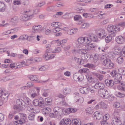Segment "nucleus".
<instances>
[{
	"instance_id": "nucleus-26",
	"label": "nucleus",
	"mask_w": 125,
	"mask_h": 125,
	"mask_svg": "<svg viewBox=\"0 0 125 125\" xmlns=\"http://www.w3.org/2000/svg\"><path fill=\"white\" fill-rule=\"evenodd\" d=\"M29 78L30 80L32 81H37L38 80L37 76L36 75H30L29 76Z\"/></svg>"
},
{
	"instance_id": "nucleus-62",
	"label": "nucleus",
	"mask_w": 125,
	"mask_h": 125,
	"mask_svg": "<svg viewBox=\"0 0 125 125\" xmlns=\"http://www.w3.org/2000/svg\"><path fill=\"white\" fill-rule=\"evenodd\" d=\"M81 16L80 15H76L74 17V19L75 20H78L80 19Z\"/></svg>"
},
{
	"instance_id": "nucleus-41",
	"label": "nucleus",
	"mask_w": 125,
	"mask_h": 125,
	"mask_svg": "<svg viewBox=\"0 0 125 125\" xmlns=\"http://www.w3.org/2000/svg\"><path fill=\"white\" fill-rule=\"evenodd\" d=\"M64 122L66 125H70L72 123V121L69 119H66Z\"/></svg>"
},
{
	"instance_id": "nucleus-48",
	"label": "nucleus",
	"mask_w": 125,
	"mask_h": 125,
	"mask_svg": "<svg viewBox=\"0 0 125 125\" xmlns=\"http://www.w3.org/2000/svg\"><path fill=\"white\" fill-rule=\"evenodd\" d=\"M41 100L42 101H40L39 102V104L38 106L41 107H43V106H44V101H43L42 99L41 98Z\"/></svg>"
},
{
	"instance_id": "nucleus-9",
	"label": "nucleus",
	"mask_w": 125,
	"mask_h": 125,
	"mask_svg": "<svg viewBox=\"0 0 125 125\" xmlns=\"http://www.w3.org/2000/svg\"><path fill=\"white\" fill-rule=\"evenodd\" d=\"M115 41L119 44L123 43L124 42V39L121 36L117 37L115 38Z\"/></svg>"
},
{
	"instance_id": "nucleus-61",
	"label": "nucleus",
	"mask_w": 125,
	"mask_h": 125,
	"mask_svg": "<svg viewBox=\"0 0 125 125\" xmlns=\"http://www.w3.org/2000/svg\"><path fill=\"white\" fill-rule=\"evenodd\" d=\"M121 53L122 56H125V46L123 47Z\"/></svg>"
},
{
	"instance_id": "nucleus-35",
	"label": "nucleus",
	"mask_w": 125,
	"mask_h": 125,
	"mask_svg": "<svg viewBox=\"0 0 125 125\" xmlns=\"http://www.w3.org/2000/svg\"><path fill=\"white\" fill-rule=\"evenodd\" d=\"M115 79L121 81L122 79V75L120 74L117 73L115 75Z\"/></svg>"
},
{
	"instance_id": "nucleus-19",
	"label": "nucleus",
	"mask_w": 125,
	"mask_h": 125,
	"mask_svg": "<svg viewBox=\"0 0 125 125\" xmlns=\"http://www.w3.org/2000/svg\"><path fill=\"white\" fill-rule=\"evenodd\" d=\"M85 47L87 50H89L92 49L93 48H95V46L92 43H88L85 45Z\"/></svg>"
},
{
	"instance_id": "nucleus-54",
	"label": "nucleus",
	"mask_w": 125,
	"mask_h": 125,
	"mask_svg": "<svg viewBox=\"0 0 125 125\" xmlns=\"http://www.w3.org/2000/svg\"><path fill=\"white\" fill-rule=\"evenodd\" d=\"M53 49L51 48H50L47 49L46 50V53H53Z\"/></svg>"
},
{
	"instance_id": "nucleus-55",
	"label": "nucleus",
	"mask_w": 125,
	"mask_h": 125,
	"mask_svg": "<svg viewBox=\"0 0 125 125\" xmlns=\"http://www.w3.org/2000/svg\"><path fill=\"white\" fill-rule=\"evenodd\" d=\"M79 52L80 53L83 54H86L87 53L86 50L84 49H80L79 50Z\"/></svg>"
},
{
	"instance_id": "nucleus-30",
	"label": "nucleus",
	"mask_w": 125,
	"mask_h": 125,
	"mask_svg": "<svg viewBox=\"0 0 125 125\" xmlns=\"http://www.w3.org/2000/svg\"><path fill=\"white\" fill-rule=\"evenodd\" d=\"M124 61V59L122 56H119L118 57L117 59V62L120 64L122 63Z\"/></svg>"
},
{
	"instance_id": "nucleus-24",
	"label": "nucleus",
	"mask_w": 125,
	"mask_h": 125,
	"mask_svg": "<svg viewBox=\"0 0 125 125\" xmlns=\"http://www.w3.org/2000/svg\"><path fill=\"white\" fill-rule=\"evenodd\" d=\"M31 35H32L27 37V40L30 41H31L35 39L37 36V35H35L34 34H33V35H32L31 34Z\"/></svg>"
},
{
	"instance_id": "nucleus-44",
	"label": "nucleus",
	"mask_w": 125,
	"mask_h": 125,
	"mask_svg": "<svg viewBox=\"0 0 125 125\" xmlns=\"http://www.w3.org/2000/svg\"><path fill=\"white\" fill-rule=\"evenodd\" d=\"M39 100L38 99H36L34 100L33 101V104L35 106H38L39 104Z\"/></svg>"
},
{
	"instance_id": "nucleus-45",
	"label": "nucleus",
	"mask_w": 125,
	"mask_h": 125,
	"mask_svg": "<svg viewBox=\"0 0 125 125\" xmlns=\"http://www.w3.org/2000/svg\"><path fill=\"white\" fill-rule=\"evenodd\" d=\"M45 101L47 103L48 105H49L52 104V100L50 98H45Z\"/></svg>"
},
{
	"instance_id": "nucleus-43",
	"label": "nucleus",
	"mask_w": 125,
	"mask_h": 125,
	"mask_svg": "<svg viewBox=\"0 0 125 125\" xmlns=\"http://www.w3.org/2000/svg\"><path fill=\"white\" fill-rule=\"evenodd\" d=\"M61 109L59 107H56L53 109L54 112L59 113Z\"/></svg>"
},
{
	"instance_id": "nucleus-6",
	"label": "nucleus",
	"mask_w": 125,
	"mask_h": 125,
	"mask_svg": "<svg viewBox=\"0 0 125 125\" xmlns=\"http://www.w3.org/2000/svg\"><path fill=\"white\" fill-rule=\"evenodd\" d=\"M73 77L74 80L76 81H81L83 79V75L79 73L74 74Z\"/></svg>"
},
{
	"instance_id": "nucleus-39",
	"label": "nucleus",
	"mask_w": 125,
	"mask_h": 125,
	"mask_svg": "<svg viewBox=\"0 0 125 125\" xmlns=\"http://www.w3.org/2000/svg\"><path fill=\"white\" fill-rule=\"evenodd\" d=\"M109 36H111L112 38L115 37L116 36V32L114 31L109 33Z\"/></svg>"
},
{
	"instance_id": "nucleus-52",
	"label": "nucleus",
	"mask_w": 125,
	"mask_h": 125,
	"mask_svg": "<svg viewBox=\"0 0 125 125\" xmlns=\"http://www.w3.org/2000/svg\"><path fill=\"white\" fill-rule=\"evenodd\" d=\"M116 95L117 97H123L125 96V95L124 94L120 92H119L118 94H117Z\"/></svg>"
},
{
	"instance_id": "nucleus-64",
	"label": "nucleus",
	"mask_w": 125,
	"mask_h": 125,
	"mask_svg": "<svg viewBox=\"0 0 125 125\" xmlns=\"http://www.w3.org/2000/svg\"><path fill=\"white\" fill-rule=\"evenodd\" d=\"M114 28H115L114 31H116H116H119L120 30V29L119 27L118 26H114Z\"/></svg>"
},
{
	"instance_id": "nucleus-17",
	"label": "nucleus",
	"mask_w": 125,
	"mask_h": 125,
	"mask_svg": "<svg viewBox=\"0 0 125 125\" xmlns=\"http://www.w3.org/2000/svg\"><path fill=\"white\" fill-rule=\"evenodd\" d=\"M86 39V37H80L78 39L77 41L80 45L83 44Z\"/></svg>"
},
{
	"instance_id": "nucleus-10",
	"label": "nucleus",
	"mask_w": 125,
	"mask_h": 125,
	"mask_svg": "<svg viewBox=\"0 0 125 125\" xmlns=\"http://www.w3.org/2000/svg\"><path fill=\"white\" fill-rule=\"evenodd\" d=\"M43 57L46 60H48L50 59H52L54 57L53 54L49 55L48 53H45L43 55Z\"/></svg>"
},
{
	"instance_id": "nucleus-11",
	"label": "nucleus",
	"mask_w": 125,
	"mask_h": 125,
	"mask_svg": "<svg viewBox=\"0 0 125 125\" xmlns=\"http://www.w3.org/2000/svg\"><path fill=\"white\" fill-rule=\"evenodd\" d=\"M104 86V84L101 83H98L95 84L94 87L96 89L100 90L103 88Z\"/></svg>"
},
{
	"instance_id": "nucleus-1",
	"label": "nucleus",
	"mask_w": 125,
	"mask_h": 125,
	"mask_svg": "<svg viewBox=\"0 0 125 125\" xmlns=\"http://www.w3.org/2000/svg\"><path fill=\"white\" fill-rule=\"evenodd\" d=\"M19 115L20 116V118L19 120L14 122V125H21L24 124L26 121L27 116L26 114L20 113Z\"/></svg>"
},
{
	"instance_id": "nucleus-51",
	"label": "nucleus",
	"mask_w": 125,
	"mask_h": 125,
	"mask_svg": "<svg viewBox=\"0 0 125 125\" xmlns=\"http://www.w3.org/2000/svg\"><path fill=\"white\" fill-rule=\"evenodd\" d=\"M17 17H14L11 19L10 21L13 23H15L17 21Z\"/></svg>"
},
{
	"instance_id": "nucleus-50",
	"label": "nucleus",
	"mask_w": 125,
	"mask_h": 125,
	"mask_svg": "<svg viewBox=\"0 0 125 125\" xmlns=\"http://www.w3.org/2000/svg\"><path fill=\"white\" fill-rule=\"evenodd\" d=\"M84 66L89 68H91L95 67L94 65L90 63H87Z\"/></svg>"
},
{
	"instance_id": "nucleus-33",
	"label": "nucleus",
	"mask_w": 125,
	"mask_h": 125,
	"mask_svg": "<svg viewBox=\"0 0 125 125\" xmlns=\"http://www.w3.org/2000/svg\"><path fill=\"white\" fill-rule=\"evenodd\" d=\"M77 30V29H71L69 31H68V34L70 35H72L73 34H75L76 33Z\"/></svg>"
},
{
	"instance_id": "nucleus-38",
	"label": "nucleus",
	"mask_w": 125,
	"mask_h": 125,
	"mask_svg": "<svg viewBox=\"0 0 125 125\" xmlns=\"http://www.w3.org/2000/svg\"><path fill=\"white\" fill-rule=\"evenodd\" d=\"M95 76L100 81H101L103 79L104 76L103 75L98 73H95Z\"/></svg>"
},
{
	"instance_id": "nucleus-25",
	"label": "nucleus",
	"mask_w": 125,
	"mask_h": 125,
	"mask_svg": "<svg viewBox=\"0 0 125 125\" xmlns=\"http://www.w3.org/2000/svg\"><path fill=\"white\" fill-rule=\"evenodd\" d=\"M86 112L88 115H91L93 113V109L90 107L87 108L86 109Z\"/></svg>"
},
{
	"instance_id": "nucleus-4",
	"label": "nucleus",
	"mask_w": 125,
	"mask_h": 125,
	"mask_svg": "<svg viewBox=\"0 0 125 125\" xmlns=\"http://www.w3.org/2000/svg\"><path fill=\"white\" fill-rule=\"evenodd\" d=\"M9 95V94L3 90L1 89L0 91V97H1V99L3 102H6Z\"/></svg>"
},
{
	"instance_id": "nucleus-5",
	"label": "nucleus",
	"mask_w": 125,
	"mask_h": 125,
	"mask_svg": "<svg viewBox=\"0 0 125 125\" xmlns=\"http://www.w3.org/2000/svg\"><path fill=\"white\" fill-rule=\"evenodd\" d=\"M99 95L101 97L107 98L108 96V92L107 90L104 88L99 90L98 92Z\"/></svg>"
},
{
	"instance_id": "nucleus-7",
	"label": "nucleus",
	"mask_w": 125,
	"mask_h": 125,
	"mask_svg": "<svg viewBox=\"0 0 125 125\" xmlns=\"http://www.w3.org/2000/svg\"><path fill=\"white\" fill-rule=\"evenodd\" d=\"M112 121L113 123L115 125H122V124L120 121L119 117L112 118Z\"/></svg>"
},
{
	"instance_id": "nucleus-22",
	"label": "nucleus",
	"mask_w": 125,
	"mask_h": 125,
	"mask_svg": "<svg viewBox=\"0 0 125 125\" xmlns=\"http://www.w3.org/2000/svg\"><path fill=\"white\" fill-rule=\"evenodd\" d=\"M94 34L92 33H89L88 34V37H86L87 41L90 42L92 41L93 37L94 36Z\"/></svg>"
},
{
	"instance_id": "nucleus-57",
	"label": "nucleus",
	"mask_w": 125,
	"mask_h": 125,
	"mask_svg": "<svg viewBox=\"0 0 125 125\" xmlns=\"http://www.w3.org/2000/svg\"><path fill=\"white\" fill-rule=\"evenodd\" d=\"M14 115V113L13 112H10V113L8 117L10 119H11L13 116Z\"/></svg>"
},
{
	"instance_id": "nucleus-31",
	"label": "nucleus",
	"mask_w": 125,
	"mask_h": 125,
	"mask_svg": "<svg viewBox=\"0 0 125 125\" xmlns=\"http://www.w3.org/2000/svg\"><path fill=\"white\" fill-rule=\"evenodd\" d=\"M79 73H87L89 72V70L86 68L80 70L79 71Z\"/></svg>"
},
{
	"instance_id": "nucleus-18",
	"label": "nucleus",
	"mask_w": 125,
	"mask_h": 125,
	"mask_svg": "<svg viewBox=\"0 0 125 125\" xmlns=\"http://www.w3.org/2000/svg\"><path fill=\"white\" fill-rule=\"evenodd\" d=\"M17 104L20 106L24 107L23 106L24 104V101L21 99H19L17 100Z\"/></svg>"
},
{
	"instance_id": "nucleus-56",
	"label": "nucleus",
	"mask_w": 125,
	"mask_h": 125,
	"mask_svg": "<svg viewBox=\"0 0 125 125\" xmlns=\"http://www.w3.org/2000/svg\"><path fill=\"white\" fill-rule=\"evenodd\" d=\"M89 26V24L85 23L82 24L81 26V27L82 28H85Z\"/></svg>"
},
{
	"instance_id": "nucleus-42",
	"label": "nucleus",
	"mask_w": 125,
	"mask_h": 125,
	"mask_svg": "<svg viewBox=\"0 0 125 125\" xmlns=\"http://www.w3.org/2000/svg\"><path fill=\"white\" fill-rule=\"evenodd\" d=\"M60 24V23L58 22H53L51 24V25L55 28H56L59 27Z\"/></svg>"
},
{
	"instance_id": "nucleus-49",
	"label": "nucleus",
	"mask_w": 125,
	"mask_h": 125,
	"mask_svg": "<svg viewBox=\"0 0 125 125\" xmlns=\"http://www.w3.org/2000/svg\"><path fill=\"white\" fill-rule=\"evenodd\" d=\"M88 89V90H90V91L91 93H94V88L92 85L89 86L87 88Z\"/></svg>"
},
{
	"instance_id": "nucleus-63",
	"label": "nucleus",
	"mask_w": 125,
	"mask_h": 125,
	"mask_svg": "<svg viewBox=\"0 0 125 125\" xmlns=\"http://www.w3.org/2000/svg\"><path fill=\"white\" fill-rule=\"evenodd\" d=\"M46 68L45 67V66H42L38 70L39 71H44L46 70Z\"/></svg>"
},
{
	"instance_id": "nucleus-53",
	"label": "nucleus",
	"mask_w": 125,
	"mask_h": 125,
	"mask_svg": "<svg viewBox=\"0 0 125 125\" xmlns=\"http://www.w3.org/2000/svg\"><path fill=\"white\" fill-rule=\"evenodd\" d=\"M53 53H58L60 52L61 51V50L60 47L56 48L55 50H53Z\"/></svg>"
},
{
	"instance_id": "nucleus-8",
	"label": "nucleus",
	"mask_w": 125,
	"mask_h": 125,
	"mask_svg": "<svg viewBox=\"0 0 125 125\" xmlns=\"http://www.w3.org/2000/svg\"><path fill=\"white\" fill-rule=\"evenodd\" d=\"M93 116L94 119L95 120L97 119L100 120L102 117V115L98 112H94L93 115Z\"/></svg>"
},
{
	"instance_id": "nucleus-36",
	"label": "nucleus",
	"mask_w": 125,
	"mask_h": 125,
	"mask_svg": "<svg viewBox=\"0 0 125 125\" xmlns=\"http://www.w3.org/2000/svg\"><path fill=\"white\" fill-rule=\"evenodd\" d=\"M99 105L100 106V107L103 108H106L107 107V105L103 102H100Z\"/></svg>"
},
{
	"instance_id": "nucleus-32",
	"label": "nucleus",
	"mask_w": 125,
	"mask_h": 125,
	"mask_svg": "<svg viewBox=\"0 0 125 125\" xmlns=\"http://www.w3.org/2000/svg\"><path fill=\"white\" fill-rule=\"evenodd\" d=\"M119 110L117 109L115 110V112L113 114V116L112 118H117V117H119L118 111Z\"/></svg>"
},
{
	"instance_id": "nucleus-60",
	"label": "nucleus",
	"mask_w": 125,
	"mask_h": 125,
	"mask_svg": "<svg viewBox=\"0 0 125 125\" xmlns=\"http://www.w3.org/2000/svg\"><path fill=\"white\" fill-rule=\"evenodd\" d=\"M46 10L49 11H54V8L53 7L51 6L47 8Z\"/></svg>"
},
{
	"instance_id": "nucleus-46",
	"label": "nucleus",
	"mask_w": 125,
	"mask_h": 125,
	"mask_svg": "<svg viewBox=\"0 0 125 125\" xmlns=\"http://www.w3.org/2000/svg\"><path fill=\"white\" fill-rule=\"evenodd\" d=\"M112 38L109 36L106 37L105 38V41L106 43L109 42L111 41Z\"/></svg>"
},
{
	"instance_id": "nucleus-47",
	"label": "nucleus",
	"mask_w": 125,
	"mask_h": 125,
	"mask_svg": "<svg viewBox=\"0 0 125 125\" xmlns=\"http://www.w3.org/2000/svg\"><path fill=\"white\" fill-rule=\"evenodd\" d=\"M99 59V58L97 55L95 54L94 58L93 61L94 63L96 62Z\"/></svg>"
},
{
	"instance_id": "nucleus-21",
	"label": "nucleus",
	"mask_w": 125,
	"mask_h": 125,
	"mask_svg": "<svg viewBox=\"0 0 125 125\" xmlns=\"http://www.w3.org/2000/svg\"><path fill=\"white\" fill-rule=\"evenodd\" d=\"M80 92L82 93L87 94L88 93V89L86 87L81 88L80 89Z\"/></svg>"
},
{
	"instance_id": "nucleus-12",
	"label": "nucleus",
	"mask_w": 125,
	"mask_h": 125,
	"mask_svg": "<svg viewBox=\"0 0 125 125\" xmlns=\"http://www.w3.org/2000/svg\"><path fill=\"white\" fill-rule=\"evenodd\" d=\"M105 83L106 85L109 87H112L114 85L113 81L111 80H106L105 81Z\"/></svg>"
},
{
	"instance_id": "nucleus-14",
	"label": "nucleus",
	"mask_w": 125,
	"mask_h": 125,
	"mask_svg": "<svg viewBox=\"0 0 125 125\" xmlns=\"http://www.w3.org/2000/svg\"><path fill=\"white\" fill-rule=\"evenodd\" d=\"M30 16L29 15L23 14L21 16L20 19L22 21H26L28 20Z\"/></svg>"
},
{
	"instance_id": "nucleus-23",
	"label": "nucleus",
	"mask_w": 125,
	"mask_h": 125,
	"mask_svg": "<svg viewBox=\"0 0 125 125\" xmlns=\"http://www.w3.org/2000/svg\"><path fill=\"white\" fill-rule=\"evenodd\" d=\"M31 101L30 99H28L26 100L25 101H24V104L23 105L24 106L23 108L26 107L30 105H31Z\"/></svg>"
},
{
	"instance_id": "nucleus-59",
	"label": "nucleus",
	"mask_w": 125,
	"mask_h": 125,
	"mask_svg": "<svg viewBox=\"0 0 125 125\" xmlns=\"http://www.w3.org/2000/svg\"><path fill=\"white\" fill-rule=\"evenodd\" d=\"M27 110L29 111H31V110H34V109L32 105H30L28 106Z\"/></svg>"
},
{
	"instance_id": "nucleus-28",
	"label": "nucleus",
	"mask_w": 125,
	"mask_h": 125,
	"mask_svg": "<svg viewBox=\"0 0 125 125\" xmlns=\"http://www.w3.org/2000/svg\"><path fill=\"white\" fill-rule=\"evenodd\" d=\"M83 100H84L83 98L81 97L76 101V103L78 104H80L83 103Z\"/></svg>"
},
{
	"instance_id": "nucleus-29",
	"label": "nucleus",
	"mask_w": 125,
	"mask_h": 125,
	"mask_svg": "<svg viewBox=\"0 0 125 125\" xmlns=\"http://www.w3.org/2000/svg\"><path fill=\"white\" fill-rule=\"evenodd\" d=\"M5 6L3 3L0 2V11H4L5 10Z\"/></svg>"
},
{
	"instance_id": "nucleus-27",
	"label": "nucleus",
	"mask_w": 125,
	"mask_h": 125,
	"mask_svg": "<svg viewBox=\"0 0 125 125\" xmlns=\"http://www.w3.org/2000/svg\"><path fill=\"white\" fill-rule=\"evenodd\" d=\"M115 28L114 26L112 25H109L107 27V30L109 32V33L114 31Z\"/></svg>"
},
{
	"instance_id": "nucleus-16",
	"label": "nucleus",
	"mask_w": 125,
	"mask_h": 125,
	"mask_svg": "<svg viewBox=\"0 0 125 125\" xmlns=\"http://www.w3.org/2000/svg\"><path fill=\"white\" fill-rule=\"evenodd\" d=\"M77 111V109L76 108H68L67 109H66L64 111L65 112V113H74L76 112Z\"/></svg>"
},
{
	"instance_id": "nucleus-40",
	"label": "nucleus",
	"mask_w": 125,
	"mask_h": 125,
	"mask_svg": "<svg viewBox=\"0 0 125 125\" xmlns=\"http://www.w3.org/2000/svg\"><path fill=\"white\" fill-rule=\"evenodd\" d=\"M115 52V53L116 54H118L121 52V51L119 49V48L118 47H115L114 48Z\"/></svg>"
},
{
	"instance_id": "nucleus-13",
	"label": "nucleus",
	"mask_w": 125,
	"mask_h": 125,
	"mask_svg": "<svg viewBox=\"0 0 125 125\" xmlns=\"http://www.w3.org/2000/svg\"><path fill=\"white\" fill-rule=\"evenodd\" d=\"M72 123L73 125H81V121L78 119H72Z\"/></svg>"
},
{
	"instance_id": "nucleus-15",
	"label": "nucleus",
	"mask_w": 125,
	"mask_h": 125,
	"mask_svg": "<svg viewBox=\"0 0 125 125\" xmlns=\"http://www.w3.org/2000/svg\"><path fill=\"white\" fill-rule=\"evenodd\" d=\"M101 31L97 34L98 37L100 38H102L105 37L106 34L105 33L104 30H102Z\"/></svg>"
},
{
	"instance_id": "nucleus-58",
	"label": "nucleus",
	"mask_w": 125,
	"mask_h": 125,
	"mask_svg": "<svg viewBox=\"0 0 125 125\" xmlns=\"http://www.w3.org/2000/svg\"><path fill=\"white\" fill-rule=\"evenodd\" d=\"M110 74L112 76L114 77V76H115V75L117 74V73H116V71L115 70H113L110 73Z\"/></svg>"
},
{
	"instance_id": "nucleus-20",
	"label": "nucleus",
	"mask_w": 125,
	"mask_h": 125,
	"mask_svg": "<svg viewBox=\"0 0 125 125\" xmlns=\"http://www.w3.org/2000/svg\"><path fill=\"white\" fill-rule=\"evenodd\" d=\"M51 109L49 108H44L42 109V112L44 114L49 113L51 111Z\"/></svg>"
},
{
	"instance_id": "nucleus-37",
	"label": "nucleus",
	"mask_w": 125,
	"mask_h": 125,
	"mask_svg": "<svg viewBox=\"0 0 125 125\" xmlns=\"http://www.w3.org/2000/svg\"><path fill=\"white\" fill-rule=\"evenodd\" d=\"M34 113L33 112V113H31L29 115L28 117L29 119L32 120L34 119Z\"/></svg>"
},
{
	"instance_id": "nucleus-34",
	"label": "nucleus",
	"mask_w": 125,
	"mask_h": 125,
	"mask_svg": "<svg viewBox=\"0 0 125 125\" xmlns=\"http://www.w3.org/2000/svg\"><path fill=\"white\" fill-rule=\"evenodd\" d=\"M71 91V90L69 88H65L63 90V93L64 94L70 93Z\"/></svg>"
},
{
	"instance_id": "nucleus-2",
	"label": "nucleus",
	"mask_w": 125,
	"mask_h": 125,
	"mask_svg": "<svg viewBox=\"0 0 125 125\" xmlns=\"http://www.w3.org/2000/svg\"><path fill=\"white\" fill-rule=\"evenodd\" d=\"M101 59L104 60L103 61L102 64L105 66L110 68L113 67L114 64L110 59L107 58L106 57L104 56L101 57Z\"/></svg>"
},
{
	"instance_id": "nucleus-3",
	"label": "nucleus",
	"mask_w": 125,
	"mask_h": 125,
	"mask_svg": "<svg viewBox=\"0 0 125 125\" xmlns=\"http://www.w3.org/2000/svg\"><path fill=\"white\" fill-rule=\"evenodd\" d=\"M42 26L40 25L38 26H34L32 27V32L31 34H33L37 35V33L42 31L43 30L42 28L41 29Z\"/></svg>"
}]
</instances>
